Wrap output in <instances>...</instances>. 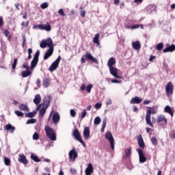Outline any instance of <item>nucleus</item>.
I'll return each instance as SVG.
<instances>
[{"label": "nucleus", "mask_w": 175, "mask_h": 175, "mask_svg": "<svg viewBox=\"0 0 175 175\" xmlns=\"http://www.w3.org/2000/svg\"><path fill=\"white\" fill-rule=\"evenodd\" d=\"M85 57H86V58L88 59H90L92 62H95V64H98V59H96V58L92 57V55H91V53L86 52Z\"/></svg>", "instance_id": "6ab92c4d"}, {"label": "nucleus", "mask_w": 175, "mask_h": 175, "mask_svg": "<svg viewBox=\"0 0 175 175\" xmlns=\"http://www.w3.org/2000/svg\"><path fill=\"white\" fill-rule=\"evenodd\" d=\"M39 55H40V51H37L31 62V66H30L31 70H33V69L36 68V66L38 65V62H39Z\"/></svg>", "instance_id": "39448f33"}, {"label": "nucleus", "mask_w": 175, "mask_h": 175, "mask_svg": "<svg viewBox=\"0 0 175 175\" xmlns=\"http://www.w3.org/2000/svg\"><path fill=\"white\" fill-rule=\"evenodd\" d=\"M19 158L18 159V162L23 163V165H27L28 163V160L24 154H20L18 155Z\"/></svg>", "instance_id": "dca6fc26"}, {"label": "nucleus", "mask_w": 175, "mask_h": 175, "mask_svg": "<svg viewBox=\"0 0 175 175\" xmlns=\"http://www.w3.org/2000/svg\"><path fill=\"white\" fill-rule=\"evenodd\" d=\"M33 140H39V134L36 132L33 135Z\"/></svg>", "instance_id": "de8ad7c7"}, {"label": "nucleus", "mask_w": 175, "mask_h": 175, "mask_svg": "<svg viewBox=\"0 0 175 175\" xmlns=\"http://www.w3.org/2000/svg\"><path fill=\"white\" fill-rule=\"evenodd\" d=\"M6 131H9L10 133H14L16 131V127L13 126L12 124H8L5 126Z\"/></svg>", "instance_id": "5701e85b"}, {"label": "nucleus", "mask_w": 175, "mask_h": 175, "mask_svg": "<svg viewBox=\"0 0 175 175\" xmlns=\"http://www.w3.org/2000/svg\"><path fill=\"white\" fill-rule=\"evenodd\" d=\"M163 51V53H173V51H175V45L172 44L171 46L164 49Z\"/></svg>", "instance_id": "aec40b11"}, {"label": "nucleus", "mask_w": 175, "mask_h": 175, "mask_svg": "<svg viewBox=\"0 0 175 175\" xmlns=\"http://www.w3.org/2000/svg\"><path fill=\"white\" fill-rule=\"evenodd\" d=\"M106 119L103 120V126H102V128L105 129V128H106Z\"/></svg>", "instance_id": "4d7b16f0"}, {"label": "nucleus", "mask_w": 175, "mask_h": 175, "mask_svg": "<svg viewBox=\"0 0 175 175\" xmlns=\"http://www.w3.org/2000/svg\"><path fill=\"white\" fill-rule=\"evenodd\" d=\"M40 29L47 31V32H50V31H51V26L49 24L41 25V26H40Z\"/></svg>", "instance_id": "412c9836"}, {"label": "nucleus", "mask_w": 175, "mask_h": 175, "mask_svg": "<svg viewBox=\"0 0 175 175\" xmlns=\"http://www.w3.org/2000/svg\"><path fill=\"white\" fill-rule=\"evenodd\" d=\"M94 107L97 110H99V109H100L102 107V104L99 103H97L95 104Z\"/></svg>", "instance_id": "3c124183"}, {"label": "nucleus", "mask_w": 175, "mask_h": 175, "mask_svg": "<svg viewBox=\"0 0 175 175\" xmlns=\"http://www.w3.org/2000/svg\"><path fill=\"white\" fill-rule=\"evenodd\" d=\"M111 103H112L111 100L109 99V100H108V102H107L106 105H107V106H109V105H111Z\"/></svg>", "instance_id": "338daca9"}, {"label": "nucleus", "mask_w": 175, "mask_h": 175, "mask_svg": "<svg viewBox=\"0 0 175 175\" xmlns=\"http://www.w3.org/2000/svg\"><path fill=\"white\" fill-rule=\"evenodd\" d=\"M74 137L79 142V143L82 144L83 147H85V143L83 142V139H81V136H80V133L79 132L78 129H75L73 133Z\"/></svg>", "instance_id": "9b49d317"}, {"label": "nucleus", "mask_w": 175, "mask_h": 175, "mask_svg": "<svg viewBox=\"0 0 175 175\" xmlns=\"http://www.w3.org/2000/svg\"><path fill=\"white\" fill-rule=\"evenodd\" d=\"M149 103H151V101H150V100H146L144 101V105H148Z\"/></svg>", "instance_id": "69168bd1"}, {"label": "nucleus", "mask_w": 175, "mask_h": 175, "mask_svg": "<svg viewBox=\"0 0 175 175\" xmlns=\"http://www.w3.org/2000/svg\"><path fill=\"white\" fill-rule=\"evenodd\" d=\"M157 50L161 51L163 49V44L162 42L159 43L156 46Z\"/></svg>", "instance_id": "4c0bfd02"}, {"label": "nucleus", "mask_w": 175, "mask_h": 175, "mask_svg": "<svg viewBox=\"0 0 175 175\" xmlns=\"http://www.w3.org/2000/svg\"><path fill=\"white\" fill-rule=\"evenodd\" d=\"M36 84H37L38 88H40V79H37Z\"/></svg>", "instance_id": "0e129e2a"}, {"label": "nucleus", "mask_w": 175, "mask_h": 175, "mask_svg": "<svg viewBox=\"0 0 175 175\" xmlns=\"http://www.w3.org/2000/svg\"><path fill=\"white\" fill-rule=\"evenodd\" d=\"M50 102H51V98L50 96H46L44 98L43 104H40L37 106L36 110L37 111H39L40 109H42V106H46V107H49V105H50Z\"/></svg>", "instance_id": "423d86ee"}, {"label": "nucleus", "mask_w": 175, "mask_h": 175, "mask_svg": "<svg viewBox=\"0 0 175 175\" xmlns=\"http://www.w3.org/2000/svg\"><path fill=\"white\" fill-rule=\"evenodd\" d=\"M147 109H148L147 110L146 115V124L152 128L154 125L152 124V122H151V114H157V113H158V107H147Z\"/></svg>", "instance_id": "f03ea898"}, {"label": "nucleus", "mask_w": 175, "mask_h": 175, "mask_svg": "<svg viewBox=\"0 0 175 175\" xmlns=\"http://www.w3.org/2000/svg\"><path fill=\"white\" fill-rule=\"evenodd\" d=\"M148 9H151L150 13H154V12H156L157 7L155 5H150L148 7Z\"/></svg>", "instance_id": "49530a36"}, {"label": "nucleus", "mask_w": 175, "mask_h": 175, "mask_svg": "<svg viewBox=\"0 0 175 175\" xmlns=\"http://www.w3.org/2000/svg\"><path fill=\"white\" fill-rule=\"evenodd\" d=\"M68 156L70 161H75L76 158H77V151L76 148L71 150L68 153Z\"/></svg>", "instance_id": "ddd939ff"}, {"label": "nucleus", "mask_w": 175, "mask_h": 175, "mask_svg": "<svg viewBox=\"0 0 175 175\" xmlns=\"http://www.w3.org/2000/svg\"><path fill=\"white\" fill-rule=\"evenodd\" d=\"M70 172L72 174H77V171L76 170V169H73V168H71L70 170Z\"/></svg>", "instance_id": "864d4df0"}, {"label": "nucleus", "mask_w": 175, "mask_h": 175, "mask_svg": "<svg viewBox=\"0 0 175 175\" xmlns=\"http://www.w3.org/2000/svg\"><path fill=\"white\" fill-rule=\"evenodd\" d=\"M52 120L54 124H57L58 122H59V120H60L59 113L57 112H54L52 116Z\"/></svg>", "instance_id": "a211bd4d"}, {"label": "nucleus", "mask_w": 175, "mask_h": 175, "mask_svg": "<svg viewBox=\"0 0 175 175\" xmlns=\"http://www.w3.org/2000/svg\"><path fill=\"white\" fill-rule=\"evenodd\" d=\"M17 66V59H14V63L12 65V69H16V67Z\"/></svg>", "instance_id": "8fccbe9b"}, {"label": "nucleus", "mask_w": 175, "mask_h": 175, "mask_svg": "<svg viewBox=\"0 0 175 175\" xmlns=\"http://www.w3.org/2000/svg\"><path fill=\"white\" fill-rule=\"evenodd\" d=\"M85 85H82V86L81 87V91H85Z\"/></svg>", "instance_id": "774afa93"}, {"label": "nucleus", "mask_w": 175, "mask_h": 175, "mask_svg": "<svg viewBox=\"0 0 175 175\" xmlns=\"http://www.w3.org/2000/svg\"><path fill=\"white\" fill-rule=\"evenodd\" d=\"M19 109L22 111H29V108H28V105L25 104L19 105Z\"/></svg>", "instance_id": "c85d7f7f"}, {"label": "nucleus", "mask_w": 175, "mask_h": 175, "mask_svg": "<svg viewBox=\"0 0 175 175\" xmlns=\"http://www.w3.org/2000/svg\"><path fill=\"white\" fill-rule=\"evenodd\" d=\"M157 122H158V124H161V122H162L163 125H167V118H166L165 115H158Z\"/></svg>", "instance_id": "f8f14e48"}, {"label": "nucleus", "mask_w": 175, "mask_h": 175, "mask_svg": "<svg viewBox=\"0 0 175 175\" xmlns=\"http://www.w3.org/2000/svg\"><path fill=\"white\" fill-rule=\"evenodd\" d=\"M116 65V58L111 57L107 62V66L109 69L110 74L115 77V79H121V77L118 75V70L114 66Z\"/></svg>", "instance_id": "f257e3e1"}, {"label": "nucleus", "mask_w": 175, "mask_h": 175, "mask_svg": "<svg viewBox=\"0 0 175 175\" xmlns=\"http://www.w3.org/2000/svg\"><path fill=\"white\" fill-rule=\"evenodd\" d=\"M14 113L18 116V117H23L24 116V113L20 111H14Z\"/></svg>", "instance_id": "79ce46f5"}, {"label": "nucleus", "mask_w": 175, "mask_h": 175, "mask_svg": "<svg viewBox=\"0 0 175 175\" xmlns=\"http://www.w3.org/2000/svg\"><path fill=\"white\" fill-rule=\"evenodd\" d=\"M136 151L138 152L139 163H144V162L147 161V158L146 157V155H144V152L140 148L137 149Z\"/></svg>", "instance_id": "9d476101"}, {"label": "nucleus", "mask_w": 175, "mask_h": 175, "mask_svg": "<svg viewBox=\"0 0 175 175\" xmlns=\"http://www.w3.org/2000/svg\"><path fill=\"white\" fill-rule=\"evenodd\" d=\"M111 83H114L116 84H120L121 83V81H118L117 79H113L111 81Z\"/></svg>", "instance_id": "6e6d98bb"}, {"label": "nucleus", "mask_w": 175, "mask_h": 175, "mask_svg": "<svg viewBox=\"0 0 175 175\" xmlns=\"http://www.w3.org/2000/svg\"><path fill=\"white\" fill-rule=\"evenodd\" d=\"M9 33H10L9 30H5V31H4V35H5L6 37L9 36Z\"/></svg>", "instance_id": "e2e57ef3"}, {"label": "nucleus", "mask_w": 175, "mask_h": 175, "mask_svg": "<svg viewBox=\"0 0 175 175\" xmlns=\"http://www.w3.org/2000/svg\"><path fill=\"white\" fill-rule=\"evenodd\" d=\"M100 121H102V120H100V117L97 116L94 118V124L95 125H99L100 124Z\"/></svg>", "instance_id": "e433bc0d"}, {"label": "nucleus", "mask_w": 175, "mask_h": 175, "mask_svg": "<svg viewBox=\"0 0 175 175\" xmlns=\"http://www.w3.org/2000/svg\"><path fill=\"white\" fill-rule=\"evenodd\" d=\"M137 140L139 146L141 148H144V141L143 140V137H142V135H139L137 138Z\"/></svg>", "instance_id": "cd10ccee"}, {"label": "nucleus", "mask_w": 175, "mask_h": 175, "mask_svg": "<svg viewBox=\"0 0 175 175\" xmlns=\"http://www.w3.org/2000/svg\"><path fill=\"white\" fill-rule=\"evenodd\" d=\"M133 47L135 50H139L140 49V42L136 41L133 42Z\"/></svg>", "instance_id": "2f4dec72"}, {"label": "nucleus", "mask_w": 175, "mask_h": 175, "mask_svg": "<svg viewBox=\"0 0 175 175\" xmlns=\"http://www.w3.org/2000/svg\"><path fill=\"white\" fill-rule=\"evenodd\" d=\"M46 136L52 142L57 140V134L54 132V129L50 128L49 126H46L44 128Z\"/></svg>", "instance_id": "7ed1b4c3"}, {"label": "nucleus", "mask_w": 175, "mask_h": 175, "mask_svg": "<svg viewBox=\"0 0 175 175\" xmlns=\"http://www.w3.org/2000/svg\"><path fill=\"white\" fill-rule=\"evenodd\" d=\"M138 28H140V25H135L131 27V29H137Z\"/></svg>", "instance_id": "5fc2aeb1"}, {"label": "nucleus", "mask_w": 175, "mask_h": 175, "mask_svg": "<svg viewBox=\"0 0 175 175\" xmlns=\"http://www.w3.org/2000/svg\"><path fill=\"white\" fill-rule=\"evenodd\" d=\"M23 68H24V69H26V70H29V65L28 64V63H24L23 64Z\"/></svg>", "instance_id": "603ef678"}, {"label": "nucleus", "mask_w": 175, "mask_h": 175, "mask_svg": "<svg viewBox=\"0 0 175 175\" xmlns=\"http://www.w3.org/2000/svg\"><path fill=\"white\" fill-rule=\"evenodd\" d=\"M31 159H32V161H34V162H40V159H39V157L33 154H31Z\"/></svg>", "instance_id": "72a5a7b5"}, {"label": "nucleus", "mask_w": 175, "mask_h": 175, "mask_svg": "<svg viewBox=\"0 0 175 175\" xmlns=\"http://www.w3.org/2000/svg\"><path fill=\"white\" fill-rule=\"evenodd\" d=\"M81 64H85V58H84V56H82L81 59Z\"/></svg>", "instance_id": "680f3d73"}, {"label": "nucleus", "mask_w": 175, "mask_h": 175, "mask_svg": "<svg viewBox=\"0 0 175 175\" xmlns=\"http://www.w3.org/2000/svg\"><path fill=\"white\" fill-rule=\"evenodd\" d=\"M92 84H90L86 87V91L88 94H90V92H91V90H92Z\"/></svg>", "instance_id": "c03bdc74"}, {"label": "nucleus", "mask_w": 175, "mask_h": 175, "mask_svg": "<svg viewBox=\"0 0 175 175\" xmlns=\"http://www.w3.org/2000/svg\"><path fill=\"white\" fill-rule=\"evenodd\" d=\"M54 51V49H49L48 51L45 53V55L44 56V59H49V57H51L53 55V52Z\"/></svg>", "instance_id": "b1692460"}, {"label": "nucleus", "mask_w": 175, "mask_h": 175, "mask_svg": "<svg viewBox=\"0 0 175 175\" xmlns=\"http://www.w3.org/2000/svg\"><path fill=\"white\" fill-rule=\"evenodd\" d=\"M41 109L40 110V117H43L46 114V110H47V106H42Z\"/></svg>", "instance_id": "c756f323"}, {"label": "nucleus", "mask_w": 175, "mask_h": 175, "mask_svg": "<svg viewBox=\"0 0 175 175\" xmlns=\"http://www.w3.org/2000/svg\"><path fill=\"white\" fill-rule=\"evenodd\" d=\"M40 47L41 49H46V47H49V49H54V44L53 43V40L51 38H49L46 40H42L40 43Z\"/></svg>", "instance_id": "20e7f679"}, {"label": "nucleus", "mask_w": 175, "mask_h": 175, "mask_svg": "<svg viewBox=\"0 0 175 175\" xmlns=\"http://www.w3.org/2000/svg\"><path fill=\"white\" fill-rule=\"evenodd\" d=\"M58 13L62 17H65V16H66V14H65V12H64V9L62 8H60L58 10Z\"/></svg>", "instance_id": "58836bf2"}, {"label": "nucleus", "mask_w": 175, "mask_h": 175, "mask_svg": "<svg viewBox=\"0 0 175 175\" xmlns=\"http://www.w3.org/2000/svg\"><path fill=\"white\" fill-rule=\"evenodd\" d=\"M70 114L71 117H76L77 112H76V111H75V109H70Z\"/></svg>", "instance_id": "09e8293b"}, {"label": "nucleus", "mask_w": 175, "mask_h": 175, "mask_svg": "<svg viewBox=\"0 0 175 175\" xmlns=\"http://www.w3.org/2000/svg\"><path fill=\"white\" fill-rule=\"evenodd\" d=\"M142 102H143V98H140L139 96H135L131 98L130 103L131 105H139V103H142Z\"/></svg>", "instance_id": "2eb2a0df"}, {"label": "nucleus", "mask_w": 175, "mask_h": 175, "mask_svg": "<svg viewBox=\"0 0 175 175\" xmlns=\"http://www.w3.org/2000/svg\"><path fill=\"white\" fill-rule=\"evenodd\" d=\"M36 122V119H29L27 121L26 124L28 125L29 124H35Z\"/></svg>", "instance_id": "37998d69"}, {"label": "nucleus", "mask_w": 175, "mask_h": 175, "mask_svg": "<svg viewBox=\"0 0 175 175\" xmlns=\"http://www.w3.org/2000/svg\"><path fill=\"white\" fill-rule=\"evenodd\" d=\"M132 154V148H127L125 150V155L123 156V158L126 159V158H129L131 157V154Z\"/></svg>", "instance_id": "393cba45"}, {"label": "nucleus", "mask_w": 175, "mask_h": 175, "mask_svg": "<svg viewBox=\"0 0 175 175\" xmlns=\"http://www.w3.org/2000/svg\"><path fill=\"white\" fill-rule=\"evenodd\" d=\"M42 101V98L40 97V94H36L33 98V103L35 105H39Z\"/></svg>", "instance_id": "bb28decb"}, {"label": "nucleus", "mask_w": 175, "mask_h": 175, "mask_svg": "<svg viewBox=\"0 0 175 175\" xmlns=\"http://www.w3.org/2000/svg\"><path fill=\"white\" fill-rule=\"evenodd\" d=\"M90 128L85 127L83 130V136L86 140H88L90 139Z\"/></svg>", "instance_id": "4be33fe9"}, {"label": "nucleus", "mask_w": 175, "mask_h": 175, "mask_svg": "<svg viewBox=\"0 0 175 175\" xmlns=\"http://www.w3.org/2000/svg\"><path fill=\"white\" fill-rule=\"evenodd\" d=\"M40 26H42V25H34L33 27V29H36L37 28H39V29H40Z\"/></svg>", "instance_id": "052dcab7"}, {"label": "nucleus", "mask_w": 175, "mask_h": 175, "mask_svg": "<svg viewBox=\"0 0 175 175\" xmlns=\"http://www.w3.org/2000/svg\"><path fill=\"white\" fill-rule=\"evenodd\" d=\"M31 75H32V71H31L29 70H26L25 71H22V72H21V76L23 78L28 77L31 76Z\"/></svg>", "instance_id": "a878e982"}, {"label": "nucleus", "mask_w": 175, "mask_h": 175, "mask_svg": "<svg viewBox=\"0 0 175 175\" xmlns=\"http://www.w3.org/2000/svg\"><path fill=\"white\" fill-rule=\"evenodd\" d=\"M3 161L6 166H10L11 161L10 158H8L6 157H3Z\"/></svg>", "instance_id": "f704fd0d"}, {"label": "nucleus", "mask_w": 175, "mask_h": 175, "mask_svg": "<svg viewBox=\"0 0 175 175\" xmlns=\"http://www.w3.org/2000/svg\"><path fill=\"white\" fill-rule=\"evenodd\" d=\"M151 142L153 146H157V144H158V139H157V137H155L151 138Z\"/></svg>", "instance_id": "ea45409f"}, {"label": "nucleus", "mask_w": 175, "mask_h": 175, "mask_svg": "<svg viewBox=\"0 0 175 175\" xmlns=\"http://www.w3.org/2000/svg\"><path fill=\"white\" fill-rule=\"evenodd\" d=\"M81 17H85V10L81 11Z\"/></svg>", "instance_id": "13d9d810"}, {"label": "nucleus", "mask_w": 175, "mask_h": 175, "mask_svg": "<svg viewBox=\"0 0 175 175\" xmlns=\"http://www.w3.org/2000/svg\"><path fill=\"white\" fill-rule=\"evenodd\" d=\"M41 9H47L49 8V3L44 2L40 5Z\"/></svg>", "instance_id": "a19ab883"}, {"label": "nucleus", "mask_w": 175, "mask_h": 175, "mask_svg": "<svg viewBox=\"0 0 175 175\" xmlns=\"http://www.w3.org/2000/svg\"><path fill=\"white\" fill-rule=\"evenodd\" d=\"M86 116H87V110L83 109L81 115V120H83V118H85Z\"/></svg>", "instance_id": "a18cd8bd"}, {"label": "nucleus", "mask_w": 175, "mask_h": 175, "mask_svg": "<svg viewBox=\"0 0 175 175\" xmlns=\"http://www.w3.org/2000/svg\"><path fill=\"white\" fill-rule=\"evenodd\" d=\"M105 137L107 140H109L110 145H111V150H114V137H113V135H111V132L108 131L107 132L105 135Z\"/></svg>", "instance_id": "6e6552de"}, {"label": "nucleus", "mask_w": 175, "mask_h": 175, "mask_svg": "<svg viewBox=\"0 0 175 175\" xmlns=\"http://www.w3.org/2000/svg\"><path fill=\"white\" fill-rule=\"evenodd\" d=\"M173 90H174L173 83H172V82L167 83L165 86V92L167 96H170L171 95H173Z\"/></svg>", "instance_id": "1a4fd4ad"}, {"label": "nucleus", "mask_w": 175, "mask_h": 175, "mask_svg": "<svg viewBox=\"0 0 175 175\" xmlns=\"http://www.w3.org/2000/svg\"><path fill=\"white\" fill-rule=\"evenodd\" d=\"M99 36H100L99 33L96 34L93 40L94 43L98 46H100V43H99Z\"/></svg>", "instance_id": "7c9ffc66"}, {"label": "nucleus", "mask_w": 175, "mask_h": 175, "mask_svg": "<svg viewBox=\"0 0 175 175\" xmlns=\"http://www.w3.org/2000/svg\"><path fill=\"white\" fill-rule=\"evenodd\" d=\"M133 111H135V113H137L139 111V109H137V107H136V106L133 107Z\"/></svg>", "instance_id": "bf43d9fd"}, {"label": "nucleus", "mask_w": 175, "mask_h": 175, "mask_svg": "<svg viewBox=\"0 0 175 175\" xmlns=\"http://www.w3.org/2000/svg\"><path fill=\"white\" fill-rule=\"evenodd\" d=\"M61 62V56H58L57 59L52 63V64L50 66L49 70V72H54L58 68L59 66V62Z\"/></svg>", "instance_id": "0eeeda50"}, {"label": "nucleus", "mask_w": 175, "mask_h": 175, "mask_svg": "<svg viewBox=\"0 0 175 175\" xmlns=\"http://www.w3.org/2000/svg\"><path fill=\"white\" fill-rule=\"evenodd\" d=\"M35 116H36V111L25 113V116L27 117V118H33V117H35Z\"/></svg>", "instance_id": "473e14b6"}, {"label": "nucleus", "mask_w": 175, "mask_h": 175, "mask_svg": "<svg viewBox=\"0 0 175 175\" xmlns=\"http://www.w3.org/2000/svg\"><path fill=\"white\" fill-rule=\"evenodd\" d=\"M85 172L86 175H91L92 173H94V166L92 163L88 165Z\"/></svg>", "instance_id": "f3484780"}, {"label": "nucleus", "mask_w": 175, "mask_h": 175, "mask_svg": "<svg viewBox=\"0 0 175 175\" xmlns=\"http://www.w3.org/2000/svg\"><path fill=\"white\" fill-rule=\"evenodd\" d=\"M49 85H50V79H44L43 81V86L44 87V88H47Z\"/></svg>", "instance_id": "c9c22d12"}, {"label": "nucleus", "mask_w": 175, "mask_h": 175, "mask_svg": "<svg viewBox=\"0 0 175 175\" xmlns=\"http://www.w3.org/2000/svg\"><path fill=\"white\" fill-rule=\"evenodd\" d=\"M165 113H167L171 116V117H173L174 116V108L171 107L169 105H166L164 108Z\"/></svg>", "instance_id": "4468645a"}]
</instances>
